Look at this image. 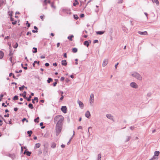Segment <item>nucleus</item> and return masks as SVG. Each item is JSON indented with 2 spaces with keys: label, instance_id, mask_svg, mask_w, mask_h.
I'll return each mask as SVG.
<instances>
[{
  "label": "nucleus",
  "instance_id": "680f3d73",
  "mask_svg": "<svg viewBox=\"0 0 160 160\" xmlns=\"http://www.w3.org/2000/svg\"><path fill=\"white\" fill-rule=\"evenodd\" d=\"M63 98L64 96L62 95L60 99V100H62L63 99Z\"/></svg>",
  "mask_w": 160,
  "mask_h": 160
},
{
  "label": "nucleus",
  "instance_id": "774afa93",
  "mask_svg": "<svg viewBox=\"0 0 160 160\" xmlns=\"http://www.w3.org/2000/svg\"><path fill=\"white\" fill-rule=\"evenodd\" d=\"M63 57L65 58H66L67 57V53H65L63 54Z\"/></svg>",
  "mask_w": 160,
  "mask_h": 160
},
{
  "label": "nucleus",
  "instance_id": "c9c22d12",
  "mask_svg": "<svg viewBox=\"0 0 160 160\" xmlns=\"http://www.w3.org/2000/svg\"><path fill=\"white\" fill-rule=\"evenodd\" d=\"M78 51V49L76 48H74L72 49V52L74 53Z\"/></svg>",
  "mask_w": 160,
  "mask_h": 160
},
{
  "label": "nucleus",
  "instance_id": "412c9836",
  "mask_svg": "<svg viewBox=\"0 0 160 160\" xmlns=\"http://www.w3.org/2000/svg\"><path fill=\"white\" fill-rule=\"evenodd\" d=\"M41 146V144L39 143H36L35 146L34 148H39Z\"/></svg>",
  "mask_w": 160,
  "mask_h": 160
},
{
  "label": "nucleus",
  "instance_id": "5fc2aeb1",
  "mask_svg": "<svg viewBox=\"0 0 160 160\" xmlns=\"http://www.w3.org/2000/svg\"><path fill=\"white\" fill-rule=\"evenodd\" d=\"M123 2V0H120L118 1V3H122Z\"/></svg>",
  "mask_w": 160,
  "mask_h": 160
},
{
  "label": "nucleus",
  "instance_id": "a19ab883",
  "mask_svg": "<svg viewBox=\"0 0 160 160\" xmlns=\"http://www.w3.org/2000/svg\"><path fill=\"white\" fill-rule=\"evenodd\" d=\"M18 45L17 42L16 43L15 45L13 46V48H16L18 47Z\"/></svg>",
  "mask_w": 160,
  "mask_h": 160
},
{
  "label": "nucleus",
  "instance_id": "f3484780",
  "mask_svg": "<svg viewBox=\"0 0 160 160\" xmlns=\"http://www.w3.org/2000/svg\"><path fill=\"white\" fill-rule=\"evenodd\" d=\"M131 138V136H127L126 137V139L125 141V142H127L129 141Z\"/></svg>",
  "mask_w": 160,
  "mask_h": 160
},
{
  "label": "nucleus",
  "instance_id": "423d86ee",
  "mask_svg": "<svg viewBox=\"0 0 160 160\" xmlns=\"http://www.w3.org/2000/svg\"><path fill=\"white\" fill-rule=\"evenodd\" d=\"M61 110L64 113H67V108L66 106H62Z\"/></svg>",
  "mask_w": 160,
  "mask_h": 160
},
{
  "label": "nucleus",
  "instance_id": "c756f323",
  "mask_svg": "<svg viewBox=\"0 0 160 160\" xmlns=\"http://www.w3.org/2000/svg\"><path fill=\"white\" fill-rule=\"evenodd\" d=\"M52 78H49L47 80V82L48 83H49L51 82L52 81Z\"/></svg>",
  "mask_w": 160,
  "mask_h": 160
},
{
  "label": "nucleus",
  "instance_id": "49530a36",
  "mask_svg": "<svg viewBox=\"0 0 160 160\" xmlns=\"http://www.w3.org/2000/svg\"><path fill=\"white\" fill-rule=\"evenodd\" d=\"M26 24H27V27L28 28H29L30 27V24L29 23H28V21H27Z\"/></svg>",
  "mask_w": 160,
  "mask_h": 160
},
{
  "label": "nucleus",
  "instance_id": "a18cd8bd",
  "mask_svg": "<svg viewBox=\"0 0 160 160\" xmlns=\"http://www.w3.org/2000/svg\"><path fill=\"white\" fill-rule=\"evenodd\" d=\"M8 15L9 16H10L11 17H12V12H8Z\"/></svg>",
  "mask_w": 160,
  "mask_h": 160
},
{
  "label": "nucleus",
  "instance_id": "473e14b6",
  "mask_svg": "<svg viewBox=\"0 0 160 160\" xmlns=\"http://www.w3.org/2000/svg\"><path fill=\"white\" fill-rule=\"evenodd\" d=\"M32 131H28L27 132V133L28 134V136L30 137L31 136V134L32 133Z\"/></svg>",
  "mask_w": 160,
  "mask_h": 160
},
{
  "label": "nucleus",
  "instance_id": "1a4fd4ad",
  "mask_svg": "<svg viewBox=\"0 0 160 160\" xmlns=\"http://www.w3.org/2000/svg\"><path fill=\"white\" fill-rule=\"evenodd\" d=\"M106 116L108 119L114 121L113 117L111 114H106Z\"/></svg>",
  "mask_w": 160,
  "mask_h": 160
},
{
  "label": "nucleus",
  "instance_id": "de8ad7c7",
  "mask_svg": "<svg viewBox=\"0 0 160 160\" xmlns=\"http://www.w3.org/2000/svg\"><path fill=\"white\" fill-rule=\"evenodd\" d=\"M92 128L91 127H89L88 128V133L89 135V134H90L89 129H92Z\"/></svg>",
  "mask_w": 160,
  "mask_h": 160
},
{
  "label": "nucleus",
  "instance_id": "2f4dec72",
  "mask_svg": "<svg viewBox=\"0 0 160 160\" xmlns=\"http://www.w3.org/2000/svg\"><path fill=\"white\" fill-rule=\"evenodd\" d=\"M32 98V97L30 95L28 98L27 97H26V98H25L28 101H30L31 100V98Z\"/></svg>",
  "mask_w": 160,
  "mask_h": 160
},
{
  "label": "nucleus",
  "instance_id": "37998d69",
  "mask_svg": "<svg viewBox=\"0 0 160 160\" xmlns=\"http://www.w3.org/2000/svg\"><path fill=\"white\" fill-rule=\"evenodd\" d=\"M42 153V150L41 149H39L38 151V154L40 155Z\"/></svg>",
  "mask_w": 160,
  "mask_h": 160
},
{
  "label": "nucleus",
  "instance_id": "7c9ffc66",
  "mask_svg": "<svg viewBox=\"0 0 160 160\" xmlns=\"http://www.w3.org/2000/svg\"><path fill=\"white\" fill-rule=\"evenodd\" d=\"M25 86L24 85H22L21 87H19V90L20 91H22L23 90V89L25 88Z\"/></svg>",
  "mask_w": 160,
  "mask_h": 160
},
{
  "label": "nucleus",
  "instance_id": "4d7b16f0",
  "mask_svg": "<svg viewBox=\"0 0 160 160\" xmlns=\"http://www.w3.org/2000/svg\"><path fill=\"white\" fill-rule=\"evenodd\" d=\"M84 16V14H81L80 15V17L81 18H83Z\"/></svg>",
  "mask_w": 160,
  "mask_h": 160
},
{
  "label": "nucleus",
  "instance_id": "4468645a",
  "mask_svg": "<svg viewBox=\"0 0 160 160\" xmlns=\"http://www.w3.org/2000/svg\"><path fill=\"white\" fill-rule=\"evenodd\" d=\"M66 60H62L61 62V64L62 65L66 66L67 65Z\"/></svg>",
  "mask_w": 160,
  "mask_h": 160
},
{
  "label": "nucleus",
  "instance_id": "f8f14e48",
  "mask_svg": "<svg viewBox=\"0 0 160 160\" xmlns=\"http://www.w3.org/2000/svg\"><path fill=\"white\" fill-rule=\"evenodd\" d=\"M91 115L89 111H87L85 113V116L88 118H89Z\"/></svg>",
  "mask_w": 160,
  "mask_h": 160
},
{
  "label": "nucleus",
  "instance_id": "a878e982",
  "mask_svg": "<svg viewBox=\"0 0 160 160\" xmlns=\"http://www.w3.org/2000/svg\"><path fill=\"white\" fill-rule=\"evenodd\" d=\"M28 107L31 109L33 108V105L32 103H29L28 105Z\"/></svg>",
  "mask_w": 160,
  "mask_h": 160
},
{
  "label": "nucleus",
  "instance_id": "58836bf2",
  "mask_svg": "<svg viewBox=\"0 0 160 160\" xmlns=\"http://www.w3.org/2000/svg\"><path fill=\"white\" fill-rule=\"evenodd\" d=\"M39 119V117H37L35 119H34V121L36 122H39L38 121Z\"/></svg>",
  "mask_w": 160,
  "mask_h": 160
},
{
  "label": "nucleus",
  "instance_id": "ddd939ff",
  "mask_svg": "<svg viewBox=\"0 0 160 160\" xmlns=\"http://www.w3.org/2000/svg\"><path fill=\"white\" fill-rule=\"evenodd\" d=\"M108 63V60L107 59H105L102 63V66L103 67H105Z\"/></svg>",
  "mask_w": 160,
  "mask_h": 160
},
{
  "label": "nucleus",
  "instance_id": "f704fd0d",
  "mask_svg": "<svg viewBox=\"0 0 160 160\" xmlns=\"http://www.w3.org/2000/svg\"><path fill=\"white\" fill-rule=\"evenodd\" d=\"M73 135L71 137V138L70 139V140H69V141L67 143V144L68 145L69 144L70 142V141H71V139H72L74 135L75 132H74V131H73Z\"/></svg>",
  "mask_w": 160,
  "mask_h": 160
},
{
  "label": "nucleus",
  "instance_id": "0e129e2a",
  "mask_svg": "<svg viewBox=\"0 0 160 160\" xmlns=\"http://www.w3.org/2000/svg\"><path fill=\"white\" fill-rule=\"evenodd\" d=\"M98 42V40H95L93 41V43H96Z\"/></svg>",
  "mask_w": 160,
  "mask_h": 160
},
{
  "label": "nucleus",
  "instance_id": "bb28decb",
  "mask_svg": "<svg viewBox=\"0 0 160 160\" xmlns=\"http://www.w3.org/2000/svg\"><path fill=\"white\" fill-rule=\"evenodd\" d=\"M78 2L77 0H75V2L73 3V5L74 6H75L76 5H78Z\"/></svg>",
  "mask_w": 160,
  "mask_h": 160
},
{
  "label": "nucleus",
  "instance_id": "09e8293b",
  "mask_svg": "<svg viewBox=\"0 0 160 160\" xmlns=\"http://www.w3.org/2000/svg\"><path fill=\"white\" fill-rule=\"evenodd\" d=\"M130 128L131 130H133L135 128L133 126H132L130 127Z\"/></svg>",
  "mask_w": 160,
  "mask_h": 160
},
{
  "label": "nucleus",
  "instance_id": "e433bc0d",
  "mask_svg": "<svg viewBox=\"0 0 160 160\" xmlns=\"http://www.w3.org/2000/svg\"><path fill=\"white\" fill-rule=\"evenodd\" d=\"M18 96L17 95H15L14 96L13 98V99L14 100H17L18 99Z\"/></svg>",
  "mask_w": 160,
  "mask_h": 160
},
{
  "label": "nucleus",
  "instance_id": "603ef678",
  "mask_svg": "<svg viewBox=\"0 0 160 160\" xmlns=\"http://www.w3.org/2000/svg\"><path fill=\"white\" fill-rule=\"evenodd\" d=\"M151 92L148 93L147 94V96L148 97H151Z\"/></svg>",
  "mask_w": 160,
  "mask_h": 160
},
{
  "label": "nucleus",
  "instance_id": "393cba45",
  "mask_svg": "<svg viewBox=\"0 0 160 160\" xmlns=\"http://www.w3.org/2000/svg\"><path fill=\"white\" fill-rule=\"evenodd\" d=\"M4 3V1L3 0H0V7L3 6Z\"/></svg>",
  "mask_w": 160,
  "mask_h": 160
},
{
  "label": "nucleus",
  "instance_id": "79ce46f5",
  "mask_svg": "<svg viewBox=\"0 0 160 160\" xmlns=\"http://www.w3.org/2000/svg\"><path fill=\"white\" fill-rule=\"evenodd\" d=\"M12 55H13V53H12V51L11 50H10L9 53L8 55L9 56L12 57Z\"/></svg>",
  "mask_w": 160,
  "mask_h": 160
},
{
  "label": "nucleus",
  "instance_id": "bf43d9fd",
  "mask_svg": "<svg viewBox=\"0 0 160 160\" xmlns=\"http://www.w3.org/2000/svg\"><path fill=\"white\" fill-rule=\"evenodd\" d=\"M57 84V82H54L53 83V86L54 87H55V86H56Z\"/></svg>",
  "mask_w": 160,
  "mask_h": 160
},
{
  "label": "nucleus",
  "instance_id": "72a5a7b5",
  "mask_svg": "<svg viewBox=\"0 0 160 160\" xmlns=\"http://www.w3.org/2000/svg\"><path fill=\"white\" fill-rule=\"evenodd\" d=\"M33 49L34 50L33 51H32L33 53H35L37 52V48L34 47L33 48Z\"/></svg>",
  "mask_w": 160,
  "mask_h": 160
},
{
  "label": "nucleus",
  "instance_id": "6e6552de",
  "mask_svg": "<svg viewBox=\"0 0 160 160\" xmlns=\"http://www.w3.org/2000/svg\"><path fill=\"white\" fill-rule=\"evenodd\" d=\"M91 41L90 40L85 41L84 43V45L88 47L89 45V43H91Z\"/></svg>",
  "mask_w": 160,
  "mask_h": 160
},
{
  "label": "nucleus",
  "instance_id": "f03ea898",
  "mask_svg": "<svg viewBox=\"0 0 160 160\" xmlns=\"http://www.w3.org/2000/svg\"><path fill=\"white\" fill-rule=\"evenodd\" d=\"M132 77L135 78L137 80L141 81L142 79V78L141 76L138 72H134L131 74Z\"/></svg>",
  "mask_w": 160,
  "mask_h": 160
},
{
  "label": "nucleus",
  "instance_id": "b1692460",
  "mask_svg": "<svg viewBox=\"0 0 160 160\" xmlns=\"http://www.w3.org/2000/svg\"><path fill=\"white\" fill-rule=\"evenodd\" d=\"M37 62V64L38 65H39V61H34L33 63L32 64L33 66L34 67L35 65V63Z\"/></svg>",
  "mask_w": 160,
  "mask_h": 160
},
{
  "label": "nucleus",
  "instance_id": "20e7f679",
  "mask_svg": "<svg viewBox=\"0 0 160 160\" xmlns=\"http://www.w3.org/2000/svg\"><path fill=\"white\" fill-rule=\"evenodd\" d=\"M130 86L131 87L135 89H137L138 87V85L134 82H131L130 84Z\"/></svg>",
  "mask_w": 160,
  "mask_h": 160
},
{
  "label": "nucleus",
  "instance_id": "aec40b11",
  "mask_svg": "<svg viewBox=\"0 0 160 160\" xmlns=\"http://www.w3.org/2000/svg\"><path fill=\"white\" fill-rule=\"evenodd\" d=\"M27 94V92L26 91H24L23 93L22 94V96L24 98H26V95Z\"/></svg>",
  "mask_w": 160,
  "mask_h": 160
},
{
  "label": "nucleus",
  "instance_id": "ea45409f",
  "mask_svg": "<svg viewBox=\"0 0 160 160\" xmlns=\"http://www.w3.org/2000/svg\"><path fill=\"white\" fill-rule=\"evenodd\" d=\"M22 122H24V121H26V122H28V120H27V119H26V118H23L22 119Z\"/></svg>",
  "mask_w": 160,
  "mask_h": 160
},
{
  "label": "nucleus",
  "instance_id": "9b49d317",
  "mask_svg": "<svg viewBox=\"0 0 160 160\" xmlns=\"http://www.w3.org/2000/svg\"><path fill=\"white\" fill-rule=\"evenodd\" d=\"M138 33L141 35H148V33L147 31H145L144 32L138 31Z\"/></svg>",
  "mask_w": 160,
  "mask_h": 160
},
{
  "label": "nucleus",
  "instance_id": "864d4df0",
  "mask_svg": "<svg viewBox=\"0 0 160 160\" xmlns=\"http://www.w3.org/2000/svg\"><path fill=\"white\" fill-rule=\"evenodd\" d=\"M9 113H7L6 114H5L4 115V117H9Z\"/></svg>",
  "mask_w": 160,
  "mask_h": 160
},
{
  "label": "nucleus",
  "instance_id": "2eb2a0df",
  "mask_svg": "<svg viewBox=\"0 0 160 160\" xmlns=\"http://www.w3.org/2000/svg\"><path fill=\"white\" fill-rule=\"evenodd\" d=\"M32 102L33 103H35V101H36V102H38V98L37 97H35L33 99H32Z\"/></svg>",
  "mask_w": 160,
  "mask_h": 160
},
{
  "label": "nucleus",
  "instance_id": "6ab92c4d",
  "mask_svg": "<svg viewBox=\"0 0 160 160\" xmlns=\"http://www.w3.org/2000/svg\"><path fill=\"white\" fill-rule=\"evenodd\" d=\"M153 2H155L157 5H158L159 4V2L158 0H152Z\"/></svg>",
  "mask_w": 160,
  "mask_h": 160
},
{
  "label": "nucleus",
  "instance_id": "7ed1b4c3",
  "mask_svg": "<svg viewBox=\"0 0 160 160\" xmlns=\"http://www.w3.org/2000/svg\"><path fill=\"white\" fill-rule=\"evenodd\" d=\"M62 127L56 126V134L57 136H58L61 132Z\"/></svg>",
  "mask_w": 160,
  "mask_h": 160
},
{
  "label": "nucleus",
  "instance_id": "f257e3e1",
  "mask_svg": "<svg viewBox=\"0 0 160 160\" xmlns=\"http://www.w3.org/2000/svg\"><path fill=\"white\" fill-rule=\"evenodd\" d=\"M64 118L61 115H58L55 117L54 119V122H57L56 126L62 127Z\"/></svg>",
  "mask_w": 160,
  "mask_h": 160
},
{
  "label": "nucleus",
  "instance_id": "4c0bfd02",
  "mask_svg": "<svg viewBox=\"0 0 160 160\" xmlns=\"http://www.w3.org/2000/svg\"><path fill=\"white\" fill-rule=\"evenodd\" d=\"M56 147V144L54 143H52V145H51V147L52 148H55Z\"/></svg>",
  "mask_w": 160,
  "mask_h": 160
},
{
  "label": "nucleus",
  "instance_id": "c85d7f7f",
  "mask_svg": "<svg viewBox=\"0 0 160 160\" xmlns=\"http://www.w3.org/2000/svg\"><path fill=\"white\" fill-rule=\"evenodd\" d=\"M97 160H101V154H99L98 155V157Z\"/></svg>",
  "mask_w": 160,
  "mask_h": 160
},
{
  "label": "nucleus",
  "instance_id": "6e6d98bb",
  "mask_svg": "<svg viewBox=\"0 0 160 160\" xmlns=\"http://www.w3.org/2000/svg\"><path fill=\"white\" fill-rule=\"evenodd\" d=\"M51 6L52 8H55V6L53 4V3H52L51 5Z\"/></svg>",
  "mask_w": 160,
  "mask_h": 160
},
{
  "label": "nucleus",
  "instance_id": "5701e85b",
  "mask_svg": "<svg viewBox=\"0 0 160 160\" xmlns=\"http://www.w3.org/2000/svg\"><path fill=\"white\" fill-rule=\"evenodd\" d=\"M159 152L158 151H156L155 152H154V156H155L156 157V156H158L159 155Z\"/></svg>",
  "mask_w": 160,
  "mask_h": 160
},
{
  "label": "nucleus",
  "instance_id": "8fccbe9b",
  "mask_svg": "<svg viewBox=\"0 0 160 160\" xmlns=\"http://www.w3.org/2000/svg\"><path fill=\"white\" fill-rule=\"evenodd\" d=\"M17 22V21H15L12 22V24L13 25H15L16 24Z\"/></svg>",
  "mask_w": 160,
  "mask_h": 160
},
{
  "label": "nucleus",
  "instance_id": "39448f33",
  "mask_svg": "<svg viewBox=\"0 0 160 160\" xmlns=\"http://www.w3.org/2000/svg\"><path fill=\"white\" fill-rule=\"evenodd\" d=\"M94 95L92 93L91 94L90 96V103L91 104H92V103H93L94 101Z\"/></svg>",
  "mask_w": 160,
  "mask_h": 160
},
{
  "label": "nucleus",
  "instance_id": "4be33fe9",
  "mask_svg": "<svg viewBox=\"0 0 160 160\" xmlns=\"http://www.w3.org/2000/svg\"><path fill=\"white\" fill-rule=\"evenodd\" d=\"M3 52L2 51H0V59H2L3 57Z\"/></svg>",
  "mask_w": 160,
  "mask_h": 160
},
{
  "label": "nucleus",
  "instance_id": "052dcab7",
  "mask_svg": "<svg viewBox=\"0 0 160 160\" xmlns=\"http://www.w3.org/2000/svg\"><path fill=\"white\" fill-rule=\"evenodd\" d=\"M45 65L46 67H48L49 65V64L48 63H46L45 64Z\"/></svg>",
  "mask_w": 160,
  "mask_h": 160
},
{
  "label": "nucleus",
  "instance_id": "69168bd1",
  "mask_svg": "<svg viewBox=\"0 0 160 160\" xmlns=\"http://www.w3.org/2000/svg\"><path fill=\"white\" fill-rule=\"evenodd\" d=\"M2 124V120H0V126H1Z\"/></svg>",
  "mask_w": 160,
  "mask_h": 160
},
{
  "label": "nucleus",
  "instance_id": "c03bdc74",
  "mask_svg": "<svg viewBox=\"0 0 160 160\" xmlns=\"http://www.w3.org/2000/svg\"><path fill=\"white\" fill-rule=\"evenodd\" d=\"M22 70H20L18 71L16 70V71H15V72L16 73H20V72H22Z\"/></svg>",
  "mask_w": 160,
  "mask_h": 160
},
{
  "label": "nucleus",
  "instance_id": "13d9d810",
  "mask_svg": "<svg viewBox=\"0 0 160 160\" xmlns=\"http://www.w3.org/2000/svg\"><path fill=\"white\" fill-rule=\"evenodd\" d=\"M32 34L31 33V32H28L27 33V35H31Z\"/></svg>",
  "mask_w": 160,
  "mask_h": 160
},
{
  "label": "nucleus",
  "instance_id": "3c124183",
  "mask_svg": "<svg viewBox=\"0 0 160 160\" xmlns=\"http://www.w3.org/2000/svg\"><path fill=\"white\" fill-rule=\"evenodd\" d=\"M74 18L76 19L77 20L78 18V17L76 15V17L75 15H74Z\"/></svg>",
  "mask_w": 160,
  "mask_h": 160
},
{
  "label": "nucleus",
  "instance_id": "9d476101",
  "mask_svg": "<svg viewBox=\"0 0 160 160\" xmlns=\"http://www.w3.org/2000/svg\"><path fill=\"white\" fill-rule=\"evenodd\" d=\"M24 154H26V155L28 156H30L31 154V152L27 151V149L25 150L23 152Z\"/></svg>",
  "mask_w": 160,
  "mask_h": 160
},
{
  "label": "nucleus",
  "instance_id": "338daca9",
  "mask_svg": "<svg viewBox=\"0 0 160 160\" xmlns=\"http://www.w3.org/2000/svg\"><path fill=\"white\" fill-rule=\"evenodd\" d=\"M2 106L3 107H7V105H5L4 103H2Z\"/></svg>",
  "mask_w": 160,
  "mask_h": 160
},
{
  "label": "nucleus",
  "instance_id": "0eeeda50",
  "mask_svg": "<svg viewBox=\"0 0 160 160\" xmlns=\"http://www.w3.org/2000/svg\"><path fill=\"white\" fill-rule=\"evenodd\" d=\"M78 103L79 104V107L81 109H83L84 107V104L82 102L78 100L77 101Z\"/></svg>",
  "mask_w": 160,
  "mask_h": 160
},
{
  "label": "nucleus",
  "instance_id": "e2e57ef3",
  "mask_svg": "<svg viewBox=\"0 0 160 160\" xmlns=\"http://www.w3.org/2000/svg\"><path fill=\"white\" fill-rule=\"evenodd\" d=\"M64 77H62L61 78L60 80L61 81H63L64 80Z\"/></svg>",
  "mask_w": 160,
  "mask_h": 160
},
{
  "label": "nucleus",
  "instance_id": "cd10ccee",
  "mask_svg": "<svg viewBox=\"0 0 160 160\" xmlns=\"http://www.w3.org/2000/svg\"><path fill=\"white\" fill-rule=\"evenodd\" d=\"M158 158L157 157H156L155 156H153V157L151 159L149 160H157Z\"/></svg>",
  "mask_w": 160,
  "mask_h": 160
},
{
  "label": "nucleus",
  "instance_id": "dca6fc26",
  "mask_svg": "<svg viewBox=\"0 0 160 160\" xmlns=\"http://www.w3.org/2000/svg\"><path fill=\"white\" fill-rule=\"evenodd\" d=\"M104 32L103 31H98L96 32V33L97 34L102 35L103 33H104Z\"/></svg>",
  "mask_w": 160,
  "mask_h": 160
},
{
  "label": "nucleus",
  "instance_id": "a211bd4d",
  "mask_svg": "<svg viewBox=\"0 0 160 160\" xmlns=\"http://www.w3.org/2000/svg\"><path fill=\"white\" fill-rule=\"evenodd\" d=\"M74 37L73 35H72L70 36H69L68 37V38L70 40V41H72V38Z\"/></svg>",
  "mask_w": 160,
  "mask_h": 160
}]
</instances>
